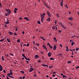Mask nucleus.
Masks as SVG:
<instances>
[{
  "label": "nucleus",
  "mask_w": 79,
  "mask_h": 79,
  "mask_svg": "<svg viewBox=\"0 0 79 79\" xmlns=\"http://www.w3.org/2000/svg\"><path fill=\"white\" fill-rule=\"evenodd\" d=\"M24 58H25V60H27V57H26V56Z\"/></svg>",
  "instance_id": "42"
},
{
  "label": "nucleus",
  "mask_w": 79,
  "mask_h": 79,
  "mask_svg": "<svg viewBox=\"0 0 79 79\" xmlns=\"http://www.w3.org/2000/svg\"><path fill=\"white\" fill-rule=\"evenodd\" d=\"M15 29H16V31H18V29L17 28V27H15Z\"/></svg>",
  "instance_id": "41"
},
{
  "label": "nucleus",
  "mask_w": 79,
  "mask_h": 79,
  "mask_svg": "<svg viewBox=\"0 0 79 79\" xmlns=\"http://www.w3.org/2000/svg\"><path fill=\"white\" fill-rule=\"evenodd\" d=\"M43 15H44V16H45V13H43Z\"/></svg>",
  "instance_id": "44"
},
{
  "label": "nucleus",
  "mask_w": 79,
  "mask_h": 79,
  "mask_svg": "<svg viewBox=\"0 0 79 79\" xmlns=\"http://www.w3.org/2000/svg\"><path fill=\"white\" fill-rule=\"evenodd\" d=\"M49 48H50L51 49H52V48H53V47H52V46H51V45H50V46H49Z\"/></svg>",
  "instance_id": "19"
},
{
  "label": "nucleus",
  "mask_w": 79,
  "mask_h": 79,
  "mask_svg": "<svg viewBox=\"0 0 79 79\" xmlns=\"http://www.w3.org/2000/svg\"><path fill=\"white\" fill-rule=\"evenodd\" d=\"M77 14L78 15H79V11L77 12Z\"/></svg>",
  "instance_id": "64"
},
{
  "label": "nucleus",
  "mask_w": 79,
  "mask_h": 79,
  "mask_svg": "<svg viewBox=\"0 0 79 79\" xmlns=\"http://www.w3.org/2000/svg\"><path fill=\"white\" fill-rule=\"evenodd\" d=\"M9 77H11V78H13V77H12V76H9Z\"/></svg>",
  "instance_id": "55"
},
{
  "label": "nucleus",
  "mask_w": 79,
  "mask_h": 79,
  "mask_svg": "<svg viewBox=\"0 0 79 79\" xmlns=\"http://www.w3.org/2000/svg\"><path fill=\"white\" fill-rule=\"evenodd\" d=\"M3 71L4 73H6V71L5 70H3Z\"/></svg>",
  "instance_id": "46"
},
{
  "label": "nucleus",
  "mask_w": 79,
  "mask_h": 79,
  "mask_svg": "<svg viewBox=\"0 0 79 79\" xmlns=\"http://www.w3.org/2000/svg\"><path fill=\"white\" fill-rule=\"evenodd\" d=\"M66 51H67V52H68V51H69V49H66Z\"/></svg>",
  "instance_id": "57"
},
{
  "label": "nucleus",
  "mask_w": 79,
  "mask_h": 79,
  "mask_svg": "<svg viewBox=\"0 0 79 79\" xmlns=\"http://www.w3.org/2000/svg\"><path fill=\"white\" fill-rule=\"evenodd\" d=\"M37 23H38V24H40V22L39 21H37Z\"/></svg>",
  "instance_id": "30"
},
{
  "label": "nucleus",
  "mask_w": 79,
  "mask_h": 79,
  "mask_svg": "<svg viewBox=\"0 0 79 79\" xmlns=\"http://www.w3.org/2000/svg\"><path fill=\"white\" fill-rule=\"evenodd\" d=\"M36 45H37V46H39V44L37 43H36Z\"/></svg>",
  "instance_id": "52"
},
{
  "label": "nucleus",
  "mask_w": 79,
  "mask_h": 79,
  "mask_svg": "<svg viewBox=\"0 0 79 79\" xmlns=\"http://www.w3.org/2000/svg\"><path fill=\"white\" fill-rule=\"evenodd\" d=\"M9 34L10 35H13V32H12L10 31H9Z\"/></svg>",
  "instance_id": "9"
},
{
  "label": "nucleus",
  "mask_w": 79,
  "mask_h": 79,
  "mask_svg": "<svg viewBox=\"0 0 79 79\" xmlns=\"http://www.w3.org/2000/svg\"><path fill=\"white\" fill-rule=\"evenodd\" d=\"M72 46H73L74 45V43H71Z\"/></svg>",
  "instance_id": "60"
},
{
  "label": "nucleus",
  "mask_w": 79,
  "mask_h": 79,
  "mask_svg": "<svg viewBox=\"0 0 79 79\" xmlns=\"http://www.w3.org/2000/svg\"><path fill=\"white\" fill-rule=\"evenodd\" d=\"M40 38L43 39V40H45V39H44V38L42 37H41Z\"/></svg>",
  "instance_id": "17"
},
{
  "label": "nucleus",
  "mask_w": 79,
  "mask_h": 79,
  "mask_svg": "<svg viewBox=\"0 0 79 79\" xmlns=\"http://www.w3.org/2000/svg\"><path fill=\"white\" fill-rule=\"evenodd\" d=\"M47 13L49 17H51V16H52V15L50 14V12L49 11H47Z\"/></svg>",
  "instance_id": "1"
},
{
  "label": "nucleus",
  "mask_w": 79,
  "mask_h": 79,
  "mask_svg": "<svg viewBox=\"0 0 79 79\" xmlns=\"http://www.w3.org/2000/svg\"><path fill=\"white\" fill-rule=\"evenodd\" d=\"M20 42V40H18L17 42L19 43Z\"/></svg>",
  "instance_id": "34"
},
{
  "label": "nucleus",
  "mask_w": 79,
  "mask_h": 79,
  "mask_svg": "<svg viewBox=\"0 0 79 79\" xmlns=\"http://www.w3.org/2000/svg\"><path fill=\"white\" fill-rule=\"evenodd\" d=\"M10 75H11V76H12L13 75V72H10Z\"/></svg>",
  "instance_id": "25"
},
{
  "label": "nucleus",
  "mask_w": 79,
  "mask_h": 79,
  "mask_svg": "<svg viewBox=\"0 0 79 79\" xmlns=\"http://www.w3.org/2000/svg\"><path fill=\"white\" fill-rule=\"evenodd\" d=\"M79 50V48H76V51H78Z\"/></svg>",
  "instance_id": "26"
},
{
  "label": "nucleus",
  "mask_w": 79,
  "mask_h": 79,
  "mask_svg": "<svg viewBox=\"0 0 79 79\" xmlns=\"http://www.w3.org/2000/svg\"><path fill=\"white\" fill-rule=\"evenodd\" d=\"M77 68H79V66H77V67H76V69H77Z\"/></svg>",
  "instance_id": "39"
},
{
  "label": "nucleus",
  "mask_w": 79,
  "mask_h": 79,
  "mask_svg": "<svg viewBox=\"0 0 79 79\" xmlns=\"http://www.w3.org/2000/svg\"><path fill=\"white\" fill-rule=\"evenodd\" d=\"M43 47H44V49H45L46 48H47V47L45 46V45H43Z\"/></svg>",
  "instance_id": "13"
},
{
  "label": "nucleus",
  "mask_w": 79,
  "mask_h": 79,
  "mask_svg": "<svg viewBox=\"0 0 79 79\" xmlns=\"http://www.w3.org/2000/svg\"><path fill=\"white\" fill-rule=\"evenodd\" d=\"M5 26L6 27V28H7V25H5Z\"/></svg>",
  "instance_id": "49"
},
{
  "label": "nucleus",
  "mask_w": 79,
  "mask_h": 79,
  "mask_svg": "<svg viewBox=\"0 0 79 79\" xmlns=\"http://www.w3.org/2000/svg\"><path fill=\"white\" fill-rule=\"evenodd\" d=\"M6 10L7 11V12H8L9 14H10L11 13V11L10 10H9V9L8 10L7 9H6Z\"/></svg>",
  "instance_id": "4"
},
{
  "label": "nucleus",
  "mask_w": 79,
  "mask_h": 79,
  "mask_svg": "<svg viewBox=\"0 0 79 79\" xmlns=\"http://www.w3.org/2000/svg\"><path fill=\"white\" fill-rule=\"evenodd\" d=\"M59 24L60 25H61V26H62L63 25V23H61V22H60L59 23Z\"/></svg>",
  "instance_id": "16"
},
{
  "label": "nucleus",
  "mask_w": 79,
  "mask_h": 79,
  "mask_svg": "<svg viewBox=\"0 0 79 79\" xmlns=\"http://www.w3.org/2000/svg\"><path fill=\"white\" fill-rule=\"evenodd\" d=\"M8 76H10L11 74L10 73H8L7 75Z\"/></svg>",
  "instance_id": "35"
},
{
  "label": "nucleus",
  "mask_w": 79,
  "mask_h": 79,
  "mask_svg": "<svg viewBox=\"0 0 79 79\" xmlns=\"http://www.w3.org/2000/svg\"><path fill=\"white\" fill-rule=\"evenodd\" d=\"M62 27L64 28V29H66V27H64L63 25L62 26Z\"/></svg>",
  "instance_id": "24"
},
{
  "label": "nucleus",
  "mask_w": 79,
  "mask_h": 79,
  "mask_svg": "<svg viewBox=\"0 0 79 79\" xmlns=\"http://www.w3.org/2000/svg\"><path fill=\"white\" fill-rule=\"evenodd\" d=\"M15 11H17V10H18V9H17V8H15Z\"/></svg>",
  "instance_id": "43"
},
{
  "label": "nucleus",
  "mask_w": 79,
  "mask_h": 79,
  "mask_svg": "<svg viewBox=\"0 0 79 79\" xmlns=\"http://www.w3.org/2000/svg\"><path fill=\"white\" fill-rule=\"evenodd\" d=\"M47 20L48 21H50V19L49 18V19H47Z\"/></svg>",
  "instance_id": "51"
},
{
  "label": "nucleus",
  "mask_w": 79,
  "mask_h": 79,
  "mask_svg": "<svg viewBox=\"0 0 79 79\" xmlns=\"http://www.w3.org/2000/svg\"><path fill=\"white\" fill-rule=\"evenodd\" d=\"M60 47H63L62 46V45H61V44H60Z\"/></svg>",
  "instance_id": "45"
},
{
  "label": "nucleus",
  "mask_w": 79,
  "mask_h": 79,
  "mask_svg": "<svg viewBox=\"0 0 79 79\" xmlns=\"http://www.w3.org/2000/svg\"><path fill=\"white\" fill-rule=\"evenodd\" d=\"M22 56H23V57H24V58L26 56H25V55L24 54H22Z\"/></svg>",
  "instance_id": "28"
},
{
  "label": "nucleus",
  "mask_w": 79,
  "mask_h": 79,
  "mask_svg": "<svg viewBox=\"0 0 79 79\" xmlns=\"http://www.w3.org/2000/svg\"><path fill=\"white\" fill-rule=\"evenodd\" d=\"M65 75H63V77H64H64H65Z\"/></svg>",
  "instance_id": "59"
},
{
  "label": "nucleus",
  "mask_w": 79,
  "mask_h": 79,
  "mask_svg": "<svg viewBox=\"0 0 79 79\" xmlns=\"http://www.w3.org/2000/svg\"><path fill=\"white\" fill-rule=\"evenodd\" d=\"M41 22H42V23H43V22H44V19H41Z\"/></svg>",
  "instance_id": "37"
},
{
  "label": "nucleus",
  "mask_w": 79,
  "mask_h": 79,
  "mask_svg": "<svg viewBox=\"0 0 79 79\" xmlns=\"http://www.w3.org/2000/svg\"><path fill=\"white\" fill-rule=\"evenodd\" d=\"M7 79H9V78H8V76H7Z\"/></svg>",
  "instance_id": "63"
},
{
  "label": "nucleus",
  "mask_w": 79,
  "mask_h": 79,
  "mask_svg": "<svg viewBox=\"0 0 79 79\" xmlns=\"http://www.w3.org/2000/svg\"><path fill=\"white\" fill-rule=\"evenodd\" d=\"M52 55V53L50 52H49L48 53V56H49V57H50Z\"/></svg>",
  "instance_id": "3"
},
{
  "label": "nucleus",
  "mask_w": 79,
  "mask_h": 79,
  "mask_svg": "<svg viewBox=\"0 0 79 79\" xmlns=\"http://www.w3.org/2000/svg\"><path fill=\"white\" fill-rule=\"evenodd\" d=\"M42 66H44V67H45V66L48 67L47 65L45 64H42Z\"/></svg>",
  "instance_id": "7"
},
{
  "label": "nucleus",
  "mask_w": 79,
  "mask_h": 79,
  "mask_svg": "<svg viewBox=\"0 0 79 79\" xmlns=\"http://www.w3.org/2000/svg\"><path fill=\"white\" fill-rule=\"evenodd\" d=\"M8 15H9V14H8V13H6L5 14V16H7Z\"/></svg>",
  "instance_id": "21"
},
{
  "label": "nucleus",
  "mask_w": 79,
  "mask_h": 79,
  "mask_svg": "<svg viewBox=\"0 0 79 79\" xmlns=\"http://www.w3.org/2000/svg\"><path fill=\"white\" fill-rule=\"evenodd\" d=\"M47 44L49 46L50 45V44H49V43H48Z\"/></svg>",
  "instance_id": "38"
},
{
  "label": "nucleus",
  "mask_w": 79,
  "mask_h": 79,
  "mask_svg": "<svg viewBox=\"0 0 79 79\" xmlns=\"http://www.w3.org/2000/svg\"><path fill=\"white\" fill-rule=\"evenodd\" d=\"M34 71V69L33 68H31L29 69V72L30 73H31V72H32V71Z\"/></svg>",
  "instance_id": "2"
},
{
  "label": "nucleus",
  "mask_w": 79,
  "mask_h": 79,
  "mask_svg": "<svg viewBox=\"0 0 79 79\" xmlns=\"http://www.w3.org/2000/svg\"><path fill=\"white\" fill-rule=\"evenodd\" d=\"M71 63V61H69L68 62V64H70V63Z\"/></svg>",
  "instance_id": "27"
},
{
  "label": "nucleus",
  "mask_w": 79,
  "mask_h": 79,
  "mask_svg": "<svg viewBox=\"0 0 79 79\" xmlns=\"http://www.w3.org/2000/svg\"><path fill=\"white\" fill-rule=\"evenodd\" d=\"M61 2H60V5L61 6H63V0H61Z\"/></svg>",
  "instance_id": "8"
},
{
  "label": "nucleus",
  "mask_w": 79,
  "mask_h": 79,
  "mask_svg": "<svg viewBox=\"0 0 79 79\" xmlns=\"http://www.w3.org/2000/svg\"><path fill=\"white\" fill-rule=\"evenodd\" d=\"M65 7H66L68 9V6H67V4H66V5H65Z\"/></svg>",
  "instance_id": "36"
},
{
  "label": "nucleus",
  "mask_w": 79,
  "mask_h": 79,
  "mask_svg": "<svg viewBox=\"0 0 79 79\" xmlns=\"http://www.w3.org/2000/svg\"><path fill=\"white\" fill-rule=\"evenodd\" d=\"M52 29L55 30V26H53L52 27Z\"/></svg>",
  "instance_id": "20"
},
{
  "label": "nucleus",
  "mask_w": 79,
  "mask_h": 79,
  "mask_svg": "<svg viewBox=\"0 0 79 79\" xmlns=\"http://www.w3.org/2000/svg\"><path fill=\"white\" fill-rule=\"evenodd\" d=\"M14 13H17V12H16V11L14 10Z\"/></svg>",
  "instance_id": "32"
},
{
  "label": "nucleus",
  "mask_w": 79,
  "mask_h": 79,
  "mask_svg": "<svg viewBox=\"0 0 79 79\" xmlns=\"http://www.w3.org/2000/svg\"><path fill=\"white\" fill-rule=\"evenodd\" d=\"M40 52L43 55L44 54V52L40 51Z\"/></svg>",
  "instance_id": "31"
},
{
  "label": "nucleus",
  "mask_w": 79,
  "mask_h": 79,
  "mask_svg": "<svg viewBox=\"0 0 79 79\" xmlns=\"http://www.w3.org/2000/svg\"><path fill=\"white\" fill-rule=\"evenodd\" d=\"M58 18H59V15H58V14H56Z\"/></svg>",
  "instance_id": "47"
},
{
  "label": "nucleus",
  "mask_w": 79,
  "mask_h": 79,
  "mask_svg": "<svg viewBox=\"0 0 79 79\" xmlns=\"http://www.w3.org/2000/svg\"><path fill=\"white\" fill-rule=\"evenodd\" d=\"M5 23L6 24H9V21H7L6 22H5Z\"/></svg>",
  "instance_id": "23"
},
{
  "label": "nucleus",
  "mask_w": 79,
  "mask_h": 79,
  "mask_svg": "<svg viewBox=\"0 0 79 79\" xmlns=\"http://www.w3.org/2000/svg\"><path fill=\"white\" fill-rule=\"evenodd\" d=\"M24 78H25V77H23V79H24Z\"/></svg>",
  "instance_id": "61"
},
{
  "label": "nucleus",
  "mask_w": 79,
  "mask_h": 79,
  "mask_svg": "<svg viewBox=\"0 0 79 79\" xmlns=\"http://www.w3.org/2000/svg\"><path fill=\"white\" fill-rule=\"evenodd\" d=\"M41 15V19H44V15H42V14H40Z\"/></svg>",
  "instance_id": "6"
},
{
  "label": "nucleus",
  "mask_w": 79,
  "mask_h": 79,
  "mask_svg": "<svg viewBox=\"0 0 79 79\" xmlns=\"http://www.w3.org/2000/svg\"><path fill=\"white\" fill-rule=\"evenodd\" d=\"M49 67L50 68H52V66H49Z\"/></svg>",
  "instance_id": "56"
},
{
  "label": "nucleus",
  "mask_w": 79,
  "mask_h": 79,
  "mask_svg": "<svg viewBox=\"0 0 79 79\" xmlns=\"http://www.w3.org/2000/svg\"><path fill=\"white\" fill-rule=\"evenodd\" d=\"M10 55H11L12 56H13V55H14L13 54H12L11 53H10Z\"/></svg>",
  "instance_id": "53"
},
{
  "label": "nucleus",
  "mask_w": 79,
  "mask_h": 79,
  "mask_svg": "<svg viewBox=\"0 0 79 79\" xmlns=\"http://www.w3.org/2000/svg\"><path fill=\"white\" fill-rule=\"evenodd\" d=\"M52 76H53V77H55V75H53Z\"/></svg>",
  "instance_id": "58"
},
{
  "label": "nucleus",
  "mask_w": 79,
  "mask_h": 79,
  "mask_svg": "<svg viewBox=\"0 0 79 79\" xmlns=\"http://www.w3.org/2000/svg\"><path fill=\"white\" fill-rule=\"evenodd\" d=\"M54 40L55 42H57V40H56V38L55 37H54Z\"/></svg>",
  "instance_id": "14"
},
{
  "label": "nucleus",
  "mask_w": 79,
  "mask_h": 79,
  "mask_svg": "<svg viewBox=\"0 0 79 79\" xmlns=\"http://www.w3.org/2000/svg\"><path fill=\"white\" fill-rule=\"evenodd\" d=\"M23 19V18H21V17L19 18V19H20V20H21V19Z\"/></svg>",
  "instance_id": "40"
},
{
  "label": "nucleus",
  "mask_w": 79,
  "mask_h": 79,
  "mask_svg": "<svg viewBox=\"0 0 79 79\" xmlns=\"http://www.w3.org/2000/svg\"><path fill=\"white\" fill-rule=\"evenodd\" d=\"M59 55H60V56H62V55H62V54H61V53H60V54H59Z\"/></svg>",
  "instance_id": "48"
},
{
  "label": "nucleus",
  "mask_w": 79,
  "mask_h": 79,
  "mask_svg": "<svg viewBox=\"0 0 79 79\" xmlns=\"http://www.w3.org/2000/svg\"><path fill=\"white\" fill-rule=\"evenodd\" d=\"M39 56H38V55H36L35 56V59H37V58H39Z\"/></svg>",
  "instance_id": "10"
},
{
  "label": "nucleus",
  "mask_w": 79,
  "mask_h": 79,
  "mask_svg": "<svg viewBox=\"0 0 79 79\" xmlns=\"http://www.w3.org/2000/svg\"><path fill=\"white\" fill-rule=\"evenodd\" d=\"M29 44H27V47H29Z\"/></svg>",
  "instance_id": "54"
},
{
  "label": "nucleus",
  "mask_w": 79,
  "mask_h": 79,
  "mask_svg": "<svg viewBox=\"0 0 79 79\" xmlns=\"http://www.w3.org/2000/svg\"><path fill=\"white\" fill-rule=\"evenodd\" d=\"M14 35H17V34H16L15 33H14Z\"/></svg>",
  "instance_id": "50"
},
{
  "label": "nucleus",
  "mask_w": 79,
  "mask_h": 79,
  "mask_svg": "<svg viewBox=\"0 0 79 79\" xmlns=\"http://www.w3.org/2000/svg\"><path fill=\"white\" fill-rule=\"evenodd\" d=\"M44 5L46 7H47L48 8H49V7H48V6L47 4H45Z\"/></svg>",
  "instance_id": "29"
},
{
  "label": "nucleus",
  "mask_w": 79,
  "mask_h": 79,
  "mask_svg": "<svg viewBox=\"0 0 79 79\" xmlns=\"http://www.w3.org/2000/svg\"><path fill=\"white\" fill-rule=\"evenodd\" d=\"M24 19L27 20V21H29V19H28V18L27 17H24Z\"/></svg>",
  "instance_id": "11"
},
{
  "label": "nucleus",
  "mask_w": 79,
  "mask_h": 79,
  "mask_svg": "<svg viewBox=\"0 0 79 79\" xmlns=\"http://www.w3.org/2000/svg\"><path fill=\"white\" fill-rule=\"evenodd\" d=\"M56 72H54L53 73V74H56Z\"/></svg>",
  "instance_id": "62"
},
{
  "label": "nucleus",
  "mask_w": 79,
  "mask_h": 79,
  "mask_svg": "<svg viewBox=\"0 0 79 79\" xmlns=\"http://www.w3.org/2000/svg\"><path fill=\"white\" fill-rule=\"evenodd\" d=\"M7 41L8 42H10V40H9V39H8V38L7 39Z\"/></svg>",
  "instance_id": "18"
},
{
  "label": "nucleus",
  "mask_w": 79,
  "mask_h": 79,
  "mask_svg": "<svg viewBox=\"0 0 79 79\" xmlns=\"http://www.w3.org/2000/svg\"><path fill=\"white\" fill-rule=\"evenodd\" d=\"M50 60H55L54 59V58H50Z\"/></svg>",
  "instance_id": "22"
},
{
  "label": "nucleus",
  "mask_w": 79,
  "mask_h": 79,
  "mask_svg": "<svg viewBox=\"0 0 79 79\" xmlns=\"http://www.w3.org/2000/svg\"><path fill=\"white\" fill-rule=\"evenodd\" d=\"M5 38H4V39H2L0 40V42H3V41H4V40H5Z\"/></svg>",
  "instance_id": "15"
},
{
  "label": "nucleus",
  "mask_w": 79,
  "mask_h": 79,
  "mask_svg": "<svg viewBox=\"0 0 79 79\" xmlns=\"http://www.w3.org/2000/svg\"><path fill=\"white\" fill-rule=\"evenodd\" d=\"M2 60L3 61H4V58H3V56H2Z\"/></svg>",
  "instance_id": "33"
},
{
  "label": "nucleus",
  "mask_w": 79,
  "mask_h": 79,
  "mask_svg": "<svg viewBox=\"0 0 79 79\" xmlns=\"http://www.w3.org/2000/svg\"><path fill=\"white\" fill-rule=\"evenodd\" d=\"M56 45H55L54 46L53 48V50H56Z\"/></svg>",
  "instance_id": "5"
},
{
  "label": "nucleus",
  "mask_w": 79,
  "mask_h": 79,
  "mask_svg": "<svg viewBox=\"0 0 79 79\" xmlns=\"http://www.w3.org/2000/svg\"><path fill=\"white\" fill-rule=\"evenodd\" d=\"M68 19H70V20H71V21H73V19L72 17L69 18Z\"/></svg>",
  "instance_id": "12"
}]
</instances>
